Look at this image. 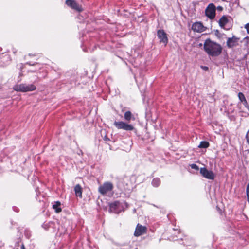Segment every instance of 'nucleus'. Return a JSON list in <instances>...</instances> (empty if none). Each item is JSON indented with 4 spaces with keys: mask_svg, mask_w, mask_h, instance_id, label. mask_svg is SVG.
I'll list each match as a JSON object with an SVG mask.
<instances>
[{
    "mask_svg": "<svg viewBox=\"0 0 249 249\" xmlns=\"http://www.w3.org/2000/svg\"><path fill=\"white\" fill-rule=\"evenodd\" d=\"M203 48L207 54L211 57H217L222 52V47L219 44L207 39L203 44Z\"/></svg>",
    "mask_w": 249,
    "mask_h": 249,
    "instance_id": "1",
    "label": "nucleus"
},
{
    "mask_svg": "<svg viewBox=\"0 0 249 249\" xmlns=\"http://www.w3.org/2000/svg\"><path fill=\"white\" fill-rule=\"evenodd\" d=\"M14 90L18 92H28L35 90L36 87L33 84H20L13 87Z\"/></svg>",
    "mask_w": 249,
    "mask_h": 249,
    "instance_id": "2",
    "label": "nucleus"
},
{
    "mask_svg": "<svg viewBox=\"0 0 249 249\" xmlns=\"http://www.w3.org/2000/svg\"><path fill=\"white\" fill-rule=\"evenodd\" d=\"M113 184L112 183L108 181L104 182L98 188V192L103 195H107V193H111L113 189Z\"/></svg>",
    "mask_w": 249,
    "mask_h": 249,
    "instance_id": "3",
    "label": "nucleus"
},
{
    "mask_svg": "<svg viewBox=\"0 0 249 249\" xmlns=\"http://www.w3.org/2000/svg\"><path fill=\"white\" fill-rule=\"evenodd\" d=\"M114 125L118 129H123L125 131H132L134 129L133 125L123 121H115Z\"/></svg>",
    "mask_w": 249,
    "mask_h": 249,
    "instance_id": "4",
    "label": "nucleus"
},
{
    "mask_svg": "<svg viewBox=\"0 0 249 249\" xmlns=\"http://www.w3.org/2000/svg\"><path fill=\"white\" fill-rule=\"evenodd\" d=\"M109 210L111 212L119 213L123 210V205L118 201H115L109 205Z\"/></svg>",
    "mask_w": 249,
    "mask_h": 249,
    "instance_id": "5",
    "label": "nucleus"
},
{
    "mask_svg": "<svg viewBox=\"0 0 249 249\" xmlns=\"http://www.w3.org/2000/svg\"><path fill=\"white\" fill-rule=\"evenodd\" d=\"M200 173L204 178L208 179L213 180L215 178L214 173L212 171L208 170L205 167L200 169Z\"/></svg>",
    "mask_w": 249,
    "mask_h": 249,
    "instance_id": "6",
    "label": "nucleus"
},
{
    "mask_svg": "<svg viewBox=\"0 0 249 249\" xmlns=\"http://www.w3.org/2000/svg\"><path fill=\"white\" fill-rule=\"evenodd\" d=\"M205 14L210 19H213L215 16V6L213 3L209 4L205 10Z\"/></svg>",
    "mask_w": 249,
    "mask_h": 249,
    "instance_id": "7",
    "label": "nucleus"
},
{
    "mask_svg": "<svg viewBox=\"0 0 249 249\" xmlns=\"http://www.w3.org/2000/svg\"><path fill=\"white\" fill-rule=\"evenodd\" d=\"M239 38L233 36L231 37H228L227 40L226 45L229 48H233L238 45Z\"/></svg>",
    "mask_w": 249,
    "mask_h": 249,
    "instance_id": "8",
    "label": "nucleus"
},
{
    "mask_svg": "<svg viewBox=\"0 0 249 249\" xmlns=\"http://www.w3.org/2000/svg\"><path fill=\"white\" fill-rule=\"evenodd\" d=\"M157 36L160 43H162L166 45L168 43V38L165 32L162 30H160L157 32Z\"/></svg>",
    "mask_w": 249,
    "mask_h": 249,
    "instance_id": "9",
    "label": "nucleus"
},
{
    "mask_svg": "<svg viewBox=\"0 0 249 249\" xmlns=\"http://www.w3.org/2000/svg\"><path fill=\"white\" fill-rule=\"evenodd\" d=\"M66 3L68 6L78 12L81 11L83 10L82 7L74 0H67L66 1Z\"/></svg>",
    "mask_w": 249,
    "mask_h": 249,
    "instance_id": "10",
    "label": "nucleus"
},
{
    "mask_svg": "<svg viewBox=\"0 0 249 249\" xmlns=\"http://www.w3.org/2000/svg\"><path fill=\"white\" fill-rule=\"evenodd\" d=\"M192 29L194 31L198 33H201L206 30V28L201 22H195L192 26Z\"/></svg>",
    "mask_w": 249,
    "mask_h": 249,
    "instance_id": "11",
    "label": "nucleus"
},
{
    "mask_svg": "<svg viewBox=\"0 0 249 249\" xmlns=\"http://www.w3.org/2000/svg\"><path fill=\"white\" fill-rule=\"evenodd\" d=\"M146 228L145 226H142L138 224L136 226L135 231L134 232V235L135 236H139L145 233L146 232Z\"/></svg>",
    "mask_w": 249,
    "mask_h": 249,
    "instance_id": "12",
    "label": "nucleus"
},
{
    "mask_svg": "<svg viewBox=\"0 0 249 249\" xmlns=\"http://www.w3.org/2000/svg\"><path fill=\"white\" fill-rule=\"evenodd\" d=\"M228 21L227 17L225 16H223L219 19L218 23L221 28H225V26Z\"/></svg>",
    "mask_w": 249,
    "mask_h": 249,
    "instance_id": "13",
    "label": "nucleus"
},
{
    "mask_svg": "<svg viewBox=\"0 0 249 249\" xmlns=\"http://www.w3.org/2000/svg\"><path fill=\"white\" fill-rule=\"evenodd\" d=\"M75 195L82 198V188L79 184H77L74 187Z\"/></svg>",
    "mask_w": 249,
    "mask_h": 249,
    "instance_id": "14",
    "label": "nucleus"
},
{
    "mask_svg": "<svg viewBox=\"0 0 249 249\" xmlns=\"http://www.w3.org/2000/svg\"><path fill=\"white\" fill-rule=\"evenodd\" d=\"M124 118L125 120L129 121L130 120H135V117L133 116L131 112L129 111H127L125 112L124 114Z\"/></svg>",
    "mask_w": 249,
    "mask_h": 249,
    "instance_id": "15",
    "label": "nucleus"
},
{
    "mask_svg": "<svg viewBox=\"0 0 249 249\" xmlns=\"http://www.w3.org/2000/svg\"><path fill=\"white\" fill-rule=\"evenodd\" d=\"M60 205L61 203L60 202L56 201L55 202L53 205V209H54L55 211L57 213L61 212L62 211V209L60 208Z\"/></svg>",
    "mask_w": 249,
    "mask_h": 249,
    "instance_id": "16",
    "label": "nucleus"
},
{
    "mask_svg": "<svg viewBox=\"0 0 249 249\" xmlns=\"http://www.w3.org/2000/svg\"><path fill=\"white\" fill-rule=\"evenodd\" d=\"M238 98L239 99V100H240L241 102H243V104H247V100L246 99V98L244 96V95L241 93V92H239L238 93Z\"/></svg>",
    "mask_w": 249,
    "mask_h": 249,
    "instance_id": "17",
    "label": "nucleus"
},
{
    "mask_svg": "<svg viewBox=\"0 0 249 249\" xmlns=\"http://www.w3.org/2000/svg\"><path fill=\"white\" fill-rule=\"evenodd\" d=\"M160 184V180L159 178H155L152 181V184L154 187H157Z\"/></svg>",
    "mask_w": 249,
    "mask_h": 249,
    "instance_id": "18",
    "label": "nucleus"
},
{
    "mask_svg": "<svg viewBox=\"0 0 249 249\" xmlns=\"http://www.w3.org/2000/svg\"><path fill=\"white\" fill-rule=\"evenodd\" d=\"M209 146V142H206V141H202L200 142L199 146H198V147L199 148H207L208 146Z\"/></svg>",
    "mask_w": 249,
    "mask_h": 249,
    "instance_id": "19",
    "label": "nucleus"
},
{
    "mask_svg": "<svg viewBox=\"0 0 249 249\" xmlns=\"http://www.w3.org/2000/svg\"><path fill=\"white\" fill-rule=\"evenodd\" d=\"M246 192H247V200H248V203H249V183L248 184V185H247Z\"/></svg>",
    "mask_w": 249,
    "mask_h": 249,
    "instance_id": "20",
    "label": "nucleus"
},
{
    "mask_svg": "<svg viewBox=\"0 0 249 249\" xmlns=\"http://www.w3.org/2000/svg\"><path fill=\"white\" fill-rule=\"evenodd\" d=\"M190 166L192 169H195L197 171L199 170L198 166L197 165H196V164H192L190 165Z\"/></svg>",
    "mask_w": 249,
    "mask_h": 249,
    "instance_id": "21",
    "label": "nucleus"
},
{
    "mask_svg": "<svg viewBox=\"0 0 249 249\" xmlns=\"http://www.w3.org/2000/svg\"><path fill=\"white\" fill-rule=\"evenodd\" d=\"M244 28L247 30V33L249 34V22L245 25Z\"/></svg>",
    "mask_w": 249,
    "mask_h": 249,
    "instance_id": "22",
    "label": "nucleus"
},
{
    "mask_svg": "<svg viewBox=\"0 0 249 249\" xmlns=\"http://www.w3.org/2000/svg\"><path fill=\"white\" fill-rule=\"evenodd\" d=\"M244 105L245 106V107L248 109V110L249 111V106L248 105V103H247V104H244Z\"/></svg>",
    "mask_w": 249,
    "mask_h": 249,
    "instance_id": "23",
    "label": "nucleus"
},
{
    "mask_svg": "<svg viewBox=\"0 0 249 249\" xmlns=\"http://www.w3.org/2000/svg\"><path fill=\"white\" fill-rule=\"evenodd\" d=\"M222 7L221 6H218L217 7V9L219 10H222Z\"/></svg>",
    "mask_w": 249,
    "mask_h": 249,
    "instance_id": "24",
    "label": "nucleus"
},
{
    "mask_svg": "<svg viewBox=\"0 0 249 249\" xmlns=\"http://www.w3.org/2000/svg\"><path fill=\"white\" fill-rule=\"evenodd\" d=\"M21 249H25V247L23 244L22 245L21 247Z\"/></svg>",
    "mask_w": 249,
    "mask_h": 249,
    "instance_id": "25",
    "label": "nucleus"
},
{
    "mask_svg": "<svg viewBox=\"0 0 249 249\" xmlns=\"http://www.w3.org/2000/svg\"><path fill=\"white\" fill-rule=\"evenodd\" d=\"M199 47H201V46H202V43H200V44H199Z\"/></svg>",
    "mask_w": 249,
    "mask_h": 249,
    "instance_id": "26",
    "label": "nucleus"
}]
</instances>
